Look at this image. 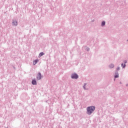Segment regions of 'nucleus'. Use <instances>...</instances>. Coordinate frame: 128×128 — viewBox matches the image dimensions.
Wrapping results in <instances>:
<instances>
[{
    "label": "nucleus",
    "mask_w": 128,
    "mask_h": 128,
    "mask_svg": "<svg viewBox=\"0 0 128 128\" xmlns=\"http://www.w3.org/2000/svg\"><path fill=\"white\" fill-rule=\"evenodd\" d=\"M96 110V107L94 106H89L87 108V114H92L94 111Z\"/></svg>",
    "instance_id": "f257e3e1"
},
{
    "label": "nucleus",
    "mask_w": 128,
    "mask_h": 128,
    "mask_svg": "<svg viewBox=\"0 0 128 128\" xmlns=\"http://www.w3.org/2000/svg\"><path fill=\"white\" fill-rule=\"evenodd\" d=\"M72 78H75V80H76L78 78V74H73L72 75Z\"/></svg>",
    "instance_id": "f03ea898"
},
{
    "label": "nucleus",
    "mask_w": 128,
    "mask_h": 128,
    "mask_svg": "<svg viewBox=\"0 0 128 128\" xmlns=\"http://www.w3.org/2000/svg\"><path fill=\"white\" fill-rule=\"evenodd\" d=\"M42 78V74H40V72L38 73V74H37L36 76V80H40Z\"/></svg>",
    "instance_id": "7ed1b4c3"
},
{
    "label": "nucleus",
    "mask_w": 128,
    "mask_h": 128,
    "mask_svg": "<svg viewBox=\"0 0 128 128\" xmlns=\"http://www.w3.org/2000/svg\"><path fill=\"white\" fill-rule=\"evenodd\" d=\"M32 84L34 86H36V79H34L33 80H32Z\"/></svg>",
    "instance_id": "20e7f679"
},
{
    "label": "nucleus",
    "mask_w": 128,
    "mask_h": 128,
    "mask_svg": "<svg viewBox=\"0 0 128 128\" xmlns=\"http://www.w3.org/2000/svg\"><path fill=\"white\" fill-rule=\"evenodd\" d=\"M12 24L15 26H18V22H16V20H13Z\"/></svg>",
    "instance_id": "39448f33"
},
{
    "label": "nucleus",
    "mask_w": 128,
    "mask_h": 128,
    "mask_svg": "<svg viewBox=\"0 0 128 128\" xmlns=\"http://www.w3.org/2000/svg\"><path fill=\"white\" fill-rule=\"evenodd\" d=\"M37 62H38V60H36L34 61L33 64L35 66V64H36Z\"/></svg>",
    "instance_id": "423d86ee"
},
{
    "label": "nucleus",
    "mask_w": 128,
    "mask_h": 128,
    "mask_svg": "<svg viewBox=\"0 0 128 128\" xmlns=\"http://www.w3.org/2000/svg\"><path fill=\"white\" fill-rule=\"evenodd\" d=\"M44 52H40V54H39V56H44Z\"/></svg>",
    "instance_id": "0eeeda50"
},
{
    "label": "nucleus",
    "mask_w": 128,
    "mask_h": 128,
    "mask_svg": "<svg viewBox=\"0 0 128 128\" xmlns=\"http://www.w3.org/2000/svg\"><path fill=\"white\" fill-rule=\"evenodd\" d=\"M116 75L114 76V78H118V72H116Z\"/></svg>",
    "instance_id": "6e6552de"
},
{
    "label": "nucleus",
    "mask_w": 128,
    "mask_h": 128,
    "mask_svg": "<svg viewBox=\"0 0 128 128\" xmlns=\"http://www.w3.org/2000/svg\"><path fill=\"white\" fill-rule=\"evenodd\" d=\"M114 65L112 64H111L110 66V68H114Z\"/></svg>",
    "instance_id": "1a4fd4ad"
},
{
    "label": "nucleus",
    "mask_w": 128,
    "mask_h": 128,
    "mask_svg": "<svg viewBox=\"0 0 128 128\" xmlns=\"http://www.w3.org/2000/svg\"><path fill=\"white\" fill-rule=\"evenodd\" d=\"M106 24V22L104 21L102 22V26H104Z\"/></svg>",
    "instance_id": "9d476101"
},
{
    "label": "nucleus",
    "mask_w": 128,
    "mask_h": 128,
    "mask_svg": "<svg viewBox=\"0 0 128 128\" xmlns=\"http://www.w3.org/2000/svg\"><path fill=\"white\" fill-rule=\"evenodd\" d=\"M122 66H123V68H124L126 66V64H122Z\"/></svg>",
    "instance_id": "9b49d317"
},
{
    "label": "nucleus",
    "mask_w": 128,
    "mask_h": 128,
    "mask_svg": "<svg viewBox=\"0 0 128 128\" xmlns=\"http://www.w3.org/2000/svg\"><path fill=\"white\" fill-rule=\"evenodd\" d=\"M117 70H120V68H117Z\"/></svg>",
    "instance_id": "f8f14e48"
},
{
    "label": "nucleus",
    "mask_w": 128,
    "mask_h": 128,
    "mask_svg": "<svg viewBox=\"0 0 128 128\" xmlns=\"http://www.w3.org/2000/svg\"><path fill=\"white\" fill-rule=\"evenodd\" d=\"M84 88H86L85 87H84Z\"/></svg>",
    "instance_id": "ddd939ff"
}]
</instances>
